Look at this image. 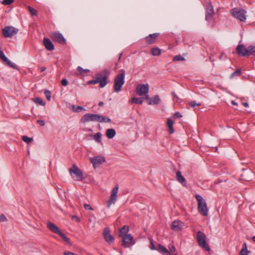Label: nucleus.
Here are the masks:
<instances>
[{"mask_svg":"<svg viewBox=\"0 0 255 255\" xmlns=\"http://www.w3.org/2000/svg\"><path fill=\"white\" fill-rule=\"evenodd\" d=\"M160 35L159 33L150 34L144 38L146 44L150 45L154 43Z\"/></svg>","mask_w":255,"mask_h":255,"instance_id":"nucleus-16","label":"nucleus"},{"mask_svg":"<svg viewBox=\"0 0 255 255\" xmlns=\"http://www.w3.org/2000/svg\"><path fill=\"white\" fill-rule=\"evenodd\" d=\"M172 95H173L174 97H175V96H176V95H175V93H174V92H172Z\"/></svg>","mask_w":255,"mask_h":255,"instance_id":"nucleus-61","label":"nucleus"},{"mask_svg":"<svg viewBox=\"0 0 255 255\" xmlns=\"http://www.w3.org/2000/svg\"><path fill=\"white\" fill-rule=\"evenodd\" d=\"M249 252L248 251L247 249V245L246 243H244L243 245L242 249L241 250L240 252V255H248Z\"/></svg>","mask_w":255,"mask_h":255,"instance_id":"nucleus-29","label":"nucleus"},{"mask_svg":"<svg viewBox=\"0 0 255 255\" xmlns=\"http://www.w3.org/2000/svg\"><path fill=\"white\" fill-rule=\"evenodd\" d=\"M197 241L198 245L206 251H210V248L206 241L205 235L201 231L197 233Z\"/></svg>","mask_w":255,"mask_h":255,"instance_id":"nucleus-5","label":"nucleus"},{"mask_svg":"<svg viewBox=\"0 0 255 255\" xmlns=\"http://www.w3.org/2000/svg\"><path fill=\"white\" fill-rule=\"evenodd\" d=\"M90 161L93 164L94 168H96L104 163L106 161V159L104 157L97 156L91 158Z\"/></svg>","mask_w":255,"mask_h":255,"instance_id":"nucleus-14","label":"nucleus"},{"mask_svg":"<svg viewBox=\"0 0 255 255\" xmlns=\"http://www.w3.org/2000/svg\"><path fill=\"white\" fill-rule=\"evenodd\" d=\"M73 110L76 112H80L82 110H85V109L81 106H79L76 107L75 106H73Z\"/></svg>","mask_w":255,"mask_h":255,"instance_id":"nucleus-42","label":"nucleus"},{"mask_svg":"<svg viewBox=\"0 0 255 255\" xmlns=\"http://www.w3.org/2000/svg\"><path fill=\"white\" fill-rule=\"evenodd\" d=\"M104 237L105 241L111 244L113 243L114 241V237L110 234V230L108 228H105L104 230Z\"/></svg>","mask_w":255,"mask_h":255,"instance_id":"nucleus-18","label":"nucleus"},{"mask_svg":"<svg viewBox=\"0 0 255 255\" xmlns=\"http://www.w3.org/2000/svg\"><path fill=\"white\" fill-rule=\"evenodd\" d=\"M77 70L80 73V74H83V73H87L88 72H89V70L88 69H83L80 66H78V68H77Z\"/></svg>","mask_w":255,"mask_h":255,"instance_id":"nucleus-43","label":"nucleus"},{"mask_svg":"<svg viewBox=\"0 0 255 255\" xmlns=\"http://www.w3.org/2000/svg\"><path fill=\"white\" fill-rule=\"evenodd\" d=\"M44 94H45V96L46 97L48 101H50L51 99V92L48 90H45L44 91Z\"/></svg>","mask_w":255,"mask_h":255,"instance_id":"nucleus-44","label":"nucleus"},{"mask_svg":"<svg viewBox=\"0 0 255 255\" xmlns=\"http://www.w3.org/2000/svg\"><path fill=\"white\" fill-rule=\"evenodd\" d=\"M160 102V99L158 95H156L152 98L150 100V102H148V105H156Z\"/></svg>","mask_w":255,"mask_h":255,"instance_id":"nucleus-26","label":"nucleus"},{"mask_svg":"<svg viewBox=\"0 0 255 255\" xmlns=\"http://www.w3.org/2000/svg\"><path fill=\"white\" fill-rule=\"evenodd\" d=\"M231 103H232V104L233 105H238L237 103H236V102L235 101H232Z\"/></svg>","mask_w":255,"mask_h":255,"instance_id":"nucleus-58","label":"nucleus"},{"mask_svg":"<svg viewBox=\"0 0 255 255\" xmlns=\"http://www.w3.org/2000/svg\"><path fill=\"white\" fill-rule=\"evenodd\" d=\"M243 105L245 107H249V104L248 103H243Z\"/></svg>","mask_w":255,"mask_h":255,"instance_id":"nucleus-57","label":"nucleus"},{"mask_svg":"<svg viewBox=\"0 0 255 255\" xmlns=\"http://www.w3.org/2000/svg\"><path fill=\"white\" fill-rule=\"evenodd\" d=\"M149 90V85L146 84H139L136 88V93L139 96H144L147 94Z\"/></svg>","mask_w":255,"mask_h":255,"instance_id":"nucleus-11","label":"nucleus"},{"mask_svg":"<svg viewBox=\"0 0 255 255\" xmlns=\"http://www.w3.org/2000/svg\"><path fill=\"white\" fill-rule=\"evenodd\" d=\"M207 4L205 5L206 14H205V19L210 23H211L212 26H214L215 25V20L213 17L214 14V10L213 6L212 4V2L210 0H207L206 1Z\"/></svg>","mask_w":255,"mask_h":255,"instance_id":"nucleus-1","label":"nucleus"},{"mask_svg":"<svg viewBox=\"0 0 255 255\" xmlns=\"http://www.w3.org/2000/svg\"><path fill=\"white\" fill-rule=\"evenodd\" d=\"M18 30L12 26H6L2 29V34L4 37H11L16 34Z\"/></svg>","mask_w":255,"mask_h":255,"instance_id":"nucleus-9","label":"nucleus"},{"mask_svg":"<svg viewBox=\"0 0 255 255\" xmlns=\"http://www.w3.org/2000/svg\"><path fill=\"white\" fill-rule=\"evenodd\" d=\"M176 179L178 180V182L182 183L183 185H185L186 184L185 182V178L182 175L180 171H178L176 172Z\"/></svg>","mask_w":255,"mask_h":255,"instance_id":"nucleus-25","label":"nucleus"},{"mask_svg":"<svg viewBox=\"0 0 255 255\" xmlns=\"http://www.w3.org/2000/svg\"><path fill=\"white\" fill-rule=\"evenodd\" d=\"M33 101L37 104L40 105L41 106H45V103L43 101V100L38 97L35 98L33 99Z\"/></svg>","mask_w":255,"mask_h":255,"instance_id":"nucleus-32","label":"nucleus"},{"mask_svg":"<svg viewBox=\"0 0 255 255\" xmlns=\"http://www.w3.org/2000/svg\"><path fill=\"white\" fill-rule=\"evenodd\" d=\"M122 238L123 246L126 247H130L134 244L133 238L130 234L125 235Z\"/></svg>","mask_w":255,"mask_h":255,"instance_id":"nucleus-12","label":"nucleus"},{"mask_svg":"<svg viewBox=\"0 0 255 255\" xmlns=\"http://www.w3.org/2000/svg\"><path fill=\"white\" fill-rule=\"evenodd\" d=\"M121 56H122V54H121L120 55L119 59L121 58Z\"/></svg>","mask_w":255,"mask_h":255,"instance_id":"nucleus-62","label":"nucleus"},{"mask_svg":"<svg viewBox=\"0 0 255 255\" xmlns=\"http://www.w3.org/2000/svg\"><path fill=\"white\" fill-rule=\"evenodd\" d=\"M61 84L64 86H66L68 85V82L67 79H63L61 81Z\"/></svg>","mask_w":255,"mask_h":255,"instance_id":"nucleus-49","label":"nucleus"},{"mask_svg":"<svg viewBox=\"0 0 255 255\" xmlns=\"http://www.w3.org/2000/svg\"><path fill=\"white\" fill-rule=\"evenodd\" d=\"M252 240L255 243V236L253 237Z\"/></svg>","mask_w":255,"mask_h":255,"instance_id":"nucleus-60","label":"nucleus"},{"mask_svg":"<svg viewBox=\"0 0 255 255\" xmlns=\"http://www.w3.org/2000/svg\"><path fill=\"white\" fill-rule=\"evenodd\" d=\"M59 235L61 236V237L64 240V241L65 242L69 244H70L69 239L68 237H67L62 232H61Z\"/></svg>","mask_w":255,"mask_h":255,"instance_id":"nucleus-41","label":"nucleus"},{"mask_svg":"<svg viewBox=\"0 0 255 255\" xmlns=\"http://www.w3.org/2000/svg\"><path fill=\"white\" fill-rule=\"evenodd\" d=\"M157 251L164 255H171L169 251L166 248H165L164 246H162L160 244L158 245Z\"/></svg>","mask_w":255,"mask_h":255,"instance_id":"nucleus-23","label":"nucleus"},{"mask_svg":"<svg viewBox=\"0 0 255 255\" xmlns=\"http://www.w3.org/2000/svg\"><path fill=\"white\" fill-rule=\"evenodd\" d=\"M99 122H101V123H103V122H104V123H111V120L110 118H106V117H105L103 116H101V115H100V117H99Z\"/></svg>","mask_w":255,"mask_h":255,"instance_id":"nucleus-33","label":"nucleus"},{"mask_svg":"<svg viewBox=\"0 0 255 255\" xmlns=\"http://www.w3.org/2000/svg\"><path fill=\"white\" fill-rule=\"evenodd\" d=\"M169 252L173 253L175 251V248L173 246H171L169 247Z\"/></svg>","mask_w":255,"mask_h":255,"instance_id":"nucleus-53","label":"nucleus"},{"mask_svg":"<svg viewBox=\"0 0 255 255\" xmlns=\"http://www.w3.org/2000/svg\"><path fill=\"white\" fill-rule=\"evenodd\" d=\"M241 75V70L239 69L236 70L235 72H234L231 75L230 78H233L235 76L238 75L240 76Z\"/></svg>","mask_w":255,"mask_h":255,"instance_id":"nucleus-39","label":"nucleus"},{"mask_svg":"<svg viewBox=\"0 0 255 255\" xmlns=\"http://www.w3.org/2000/svg\"><path fill=\"white\" fill-rule=\"evenodd\" d=\"M167 127L168 128V130L169 133L171 134L173 133L174 131L173 129V122L171 119H168L167 120Z\"/></svg>","mask_w":255,"mask_h":255,"instance_id":"nucleus-28","label":"nucleus"},{"mask_svg":"<svg viewBox=\"0 0 255 255\" xmlns=\"http://www.w3.org/2000/svg\"><path fill=\"white\" fill-rule=\"evenodd\" d=\"M129 231V228L128 226H124L122 228L120 229L119 237H122L125 235H128L127 233Z\"/></svg>","mask_w":255,"mask_h":255,"instance_id":"nucleus-24","label":"nucleus"},{"mask_svg":"<svg viewBox=\"0 0 255 255\" xmlns=\"http://www.w3.org/2000/svg\"><path fill=\"white\" fill-rule=\"evenodd\" d=\"M72 219H75L76 221L77 222H80V219H79V218L78 217L76 216H73L72 217Z\"/></svg>","mask_w":255,"mask_h":255,"instance_id":"nucleus-54","label":"nucleus"},{"mask_svg":"<svg viewBox=\"0 0 255 255\" xmlns=\"http://www.w3.org/2000/svg\"><path fill=\"white\" fill-rule=\"evenodd\" d=\"M119 185L117 184L112 189L109 200L107 201V207L110 208L112 204H114L117 199Z\"/></svg>","mask_w":255,"mask_h":255,"instance_id":"nucleus-7","label":"nucleus"},{"mask_svg":"<svg viewBox=\"0 0 255 255\" xmlns=\"http://www.w3.org/2000/svg\"><path fill=\"white\" fill-rule=\"evenodd\" d=\"M51 38L54 41L57 42L61 44H66L65 39L62 34L59 32H54L51 35Z\"/></svg>","mask_w":255,"mask_h":255,"instance_id":"nucleus-13","label":"nucleus"},{"mask_svg":"<svg viewBox=\"0 0 255 255\" xmlns=\"http://www.w3.org/2000/svg\"><path fill=\"white\" fill-rule=\"evenodd\" d=\"M184 227V223L179 220L173 221L171 225V228L172 230L178 231L181 230Z\"/></svg>","mask_w":255,"mask_h":255,"instance_id":"nucleus-19","label":"nucleus"},{"mask_svg":"<svg viewBox=\"0 0 255 255\" xmlns=\"http://www.w3.org/2000/svg\"><path fill=\"white\" fill-rule=\"evenodd\" d=\"M14 0H3L2 3L4 5H9L13 3Z\"/></svg>","mask_w":255,"mask_h":255,"instance_id":"nucleus-46","label":"nucleus"},{"mask_svg":"<svg viewBox=\"0 0 255 255\" xmlns=\"http://www.w3.org/2000/svg\"><path fill=\"white\" fill-rule=\"evenodd\" d=\"M185 59L180 55H177L174 57L173 59V61H183Z\"/></svg>","mask_w":255,"mask_h":255,"instance_id":"nucleus-38","label":"nucleus"},{"mask_svg":"<svg viewBox=\"0 0 255 255\" xmlns=\"http://www.w3.org/2000/svg\"><path fill=\"white\" fill-rule=\"evenodd\" d=\"M84 208L86 210H93V209L91 207V206L89 204H84Z\"/></svg>","mask_w":255,"mask_h":255,"instance_id":"nucleus-51","label":"nucleus"},{"mask_svg":"<svg viewBox=\"0 0 255 255\" xmlns=\"http://www.w3.org/2000/svg\"><path fill=\"white\" fill-rule=\"evenodd\" d=\"M151 53L153 56H159L161 54V50L157 47H154L151 49Z\"/></svg>","mask_w":255,"mask_h":255,"instance_id":"nucleus-30","label":"nucleus"},{"mask_svg":"<svg viewBox=\"0 0 255 255\" xmlns=\"http://www.w3.org/2000/svg\"><path fill=\"white\" fill-rule=\"evenodd\" d=\"M150 248L151 250H157L158 248H157L155 247V246L154 245V244L152 242V241L150 242Z\"/></svg>","mask_w":255,"mask_h":255,"instance_id":"nucleus-50","label":"nucleus"},{"mask_svg":"<svg viewBox=\"0 0 255 255\" xmlns=\"http://www.w3.org/2000/svg\"><path fill=\"white\" fill-rule=\"evenodd\" d=\"M29 12H30L31 14L32 15H37V13H38V11L37 10H36V9H35L34 8L31 7V6H28L27 7Z\"/></svg>","mask_w":255,"mask_h":255,"instance_id":"nucleus-34","label":"nucleus"},{"mask_svg":"<svg viewBox=\"0 0 255 255\" xmlns=\"http://www.w3.org/2000/svg\"><path fill=\"white\" fill-rule=\"evenodd\" d=\"M195 198L198 202V209L199 212L203 216H207L208 213V209L205 201L202 196L199 195H196Z\"/></svg>","mask_w":255,"mask_h":255,"instance_id":"nucleus-4","label":"nucleus"},{"mask_svg":"<svg viewBox=\"0 0 255 255\" xmlns=\"http://www.w3.org/2000/svg\"><path fill=\"white\" fill-rule=\"evenodd\" d=\"M7 219L6 216L4 214H1L0 215V222L7 221Z\"/></svg>","mask_w":255,"mask_h":255,"instance_id":"nucleus-47","label":"nucleus"},{"mask_svg":"<svg viewBox=\"0 0 255 255\" xmlns=\"http://www.w3.org/2000/svg\"><path fill=\"white\" fill-rule=\"evenodd\" d=\"M106 135L109 138H112L116 135V131L113 128L108 129L106 131Z\"/></svg>","mask_w":255,"mask_h":255,"instance_id":"nucleus-27","label":"nucleus"},{"mask_svg":"<svg viewBox=\"0 0 255 255\" xmlns=\"http://www.w3.org/2000/svg\"><path fill=\"white\" fill-rule=\"evenodd\" d=\"M249 56L254 55L255 56V46H249Z\"/></svg>","mask_w":255,"mask_h":255,"instance_id":"nucleus-40","label":"nucleus"},{"mask_svg":"<svg viewBox=\"0 0 255 255\" xmlns=\"http://www.w3.org/2000/svg\"><path fill=\"white\" fill-rule=\"evenodd\" d=\"M131 102L136 104L141 105L143 102L142 98H132L131 99Z\"/></svg>","mask_w":255,"mask_h":255,"instance_id":"nucleus-31","label":"nucleus"},{"mask_svg":"<svg viewBox=\"0 0 255 255\" xmlns=\"http://www.w3.org/2000/svg\"><path fill=\"white\" fill-rule=\"evenodd\" d=\"M0 58L10 67L18 70V68L7 59L1 50H0Z\"/></svg>","mask_w":255,"mask_h":255,"instance_id":"nucleus-17","label":"nucleus"},{"mask_svg":"<svg viewBox=\"0 0 255 255\" xmlns=\"http://www.w3.org/2000/svg\"><path fill=\"white\" fill-rule=\"evenodd\" d=\"M236 51L239 56H249V46L246 48L243 44L238 45L236 48Z\"/></svg>","mask_w":255,"mask_h":255,"instance_id":"nucleus-15","label":"nucleus"},{"mask_svg":"<svg viewBox=\"0 0 255 255\" xmlns=\"http://www.w3.org/2000/svg\"><path fill=\"white\" fill-rule=\"evenodd\" d=\"M100 115L94 114H86L84 115L81 119V122L85 123L88 122H99Z\"/></svg>","mask_w":255,"mask_h":255,"instance_id":"nucleus-10","label":"nucleus"},{"mask_svg":"<svg viewBox=\"0 0 255 255\" xmlns=\"http://www.w3.org/2000/svg\"><path fill=\"white\" fill-rule=\"evenodd\" d=\"M97 83H99V81L98 80L97 77L95 76L94 79L92 80H90L87 82V84H96Z\"/></svg>","mask_w":255,"mask_h":255,"instance_id":"nucleus-45","label":"nucleus"},{"mask_svg":"<svg viewBox=\"0 0 255 255\" xmlns=\"http://www.w3.org/2000/svg\"><path fill=\"white\" fill-rule=\"evenodd\" d=\"M43 44L46 49L49 51H52L54 49V46L52 42L48 38H44Z\"/></svg>","mask_w":255,"mask_h":255,"instance_id":"nucleus-22","label":"nucleus"},{"mask_svg":"<svg viewBox=\"0 0 255 255\" xmlns=\"http://www.w3.org/2000/svg\"><path fill=\"white\" fill-rule=\"evenodd\" d=\"M37 123L38 124L41 126H44L45 125V122L43 120H38L37 121Z\"/></svg>","mask_w":255,"mask_h":255,"instance_id":"nucleus-52","label":"nucleus"},{"mask_svg":"<svg viewBox=\"0 0 255 255\" xmlns=\"http://www.w3.org/2000/svg\"><path fill=\"white\" fill-rule=\"evenodd\" d=\"M69 172L75 180L81 181L83 180V173L75 164H73L72 167L69 169Z\"/></svg>","mask_w":255,"mask_h":255,"instance_id":"nucleus-6","label":"nucleus"},{"mask_svg":"<svg viewBox=\"0 0 255 255\" xmlns=\"http://www.w3.org/2000/svg\"><path fill=\"white\" fill-rule=\"evenodd\" d=\"M22 140L27 143H29V142H31L33 141V138H31V137H28L26 136H23L22 137Z\"/></svg>","mask_w":255,"mask_h":255,"instance_id":"nucleus-37","label":"nucleus"},{"mask_svg":"<svg viewBox=\"0 0 255 255\" xmlns=\"http://www.w3.org/2000/svg\"><path fill=\"white\" fill-rule=\"evenodd\" d=\"M242 176L244 180L250 181L254 176V173L251 170H245L243 171Z\"/></svg>","mask_w":255,"mask_h":255,"instance_id":"nucleus-20","label":"nucleus"},{"mask_svg":"<svg viewBox=\"0 0 255 255\" xmlns=\"http://www.w3.org/2000/svg\"><path fill=\"white\" fill-rule=\"evenodd\" d=\"M181 117H182V115L178 112L175 113L173 115V118L175 119L180 118Z\"/></svg>","mask_w":255,"mask_h":255,"instance_id":"nucleus-48","label":"nucleus"},{"mask_svg":"<svg viewBox=\"0 0 255 255\" xmlns=\"http://www.w3.org/2000/svg\"><path fill=\"white\" fill-rule=\"evenodd\" d=\"M125 73L124 70L120 71V73L116 76L114 80V91L119 92L121 90L122 87L125 83Z\"/></svg>","mask_w":255,"mask_h":255,"instance_id":"nucleus-2","label":"nucleus"},{"mask_svg":"<svg viewBox=\"0 0 255 255\" xmlns=\"http://www.w3.org/2000/svg\"><path fill=\"white\" fill-rule=\"evenodd\" d=\"M101 133L100 132H97L94 135V139L97 142H101Z\"/></svg>","mask_w":255,"mask_h":255,"instance_id":"nucleus-35","label":"nucleus"},{"mask_svg":"<svg viewBox=\"0 0 255 255\" xmlns=\"http://www.w3.org/2000/svg\"><path fill=\"white\" fill-rule=\"evenodd\" d=\"M46 70V68L44 67H42L40 68L41 72H44Z\"/></svg>","mask_w":255,"mask_h":255,"instance_id":"nucleus-56","label":"nucleus"},{"mask_svg":"<svg viewBox=\"0 0 255 255\" xmlns=\"http://www.w3.org/2000/svg\"><path fill=\"white\" fill-rule=\"evenodd\" d=\"M246 11L244 9L234 8L233 9L232 15L241 21H245L246 20Z\"/></svg>","mask_w":255,"mask_h":255,"instance_id":"nucleus-8","label":"nucleus"},{"mask_svg":"<svg viewBox=\"0 0 255 255\" xmlns=\"http://www.w3.org/2000/svg\"><path fill=\"white\" fill-rule=\"evenodd\" d=\"M47 227L53 233L59 235L62 232V231L59 229V228L55 224L53 223H48Z\"/></svg>","mask_w":255,"mask_h":255,"instance_id":"nucleus-21","label":"nucleus"},{"mask_svg":"<svg viewBox=\"0 0 255 255\" xmlns=\"http://www.w3.org/2000/svg\"><path fill=\"white\" fill-rule=\"evenodd\" d=\"M188 104L192 107H199L201 106V103H196L195 101L190 102Z\"/></svg>","mask_w":255,"mask_h":255,"instance_id":"nucleus-36","label":"nucleus"},{"mask_svg":"<svg viewBox=\"0 0 255 255\" xmlns=\"http://www.w3.org/2000/svg\"><path fill=\"white\" fill-rule=\"evenodd\" d=\"M104 105V103L103 102H100L99 103V106H102Z\"/></svg>","mask_w":255,"mask_h":255,"instance_id":"nucleus-59","label":"nucleus"},{"mask_svg":"<svg viewBox=\"0 0 255 255\" xmlns=\"http://www.w3.org/2000/svg\"><path fill=\"white\" fill-rule=\"evenodd\" d=\"M110 74V71L107 69H105L98 73L96 75V77L99 81L100 87L101 88L104 87L107 84V79Z\"/></svg>","mask_w":255,"mask_h":255,"instance_id":"nucleus-3","label":"nucleus"},{"mask_svg":"<svg viewBox=\"0 0 255 255\" xmlns=\"http://www.w3.org/2000/svg\"><path fill=\"white\" fill-rule=\"evenodd\" d=\"M145 99L148 101V103L150 102V100H151V98H149L148 95H147L145 97Z\"/></svg>","mask_w":255,"mask_h":255,"instance_id":"nucleus-55","label":"nucleus"}]
</instances>
